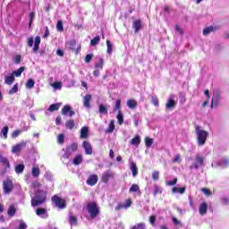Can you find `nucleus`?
Segmentation results:
<instances>
[{
  "label": "nucleus",
  "mask_w": 229,
  "mask_h": 229,
  "mask_svg": "<svg viewBox=\"0 0 229 229\" xmlns=\"http://www.w3.org/2000/svg\"><path fill=\"white\" fill-rule=\"evenodd\" d=\"M131 171L133 178H135L137 174H139V168H137V164H135V162L131 163Z\"/></svg>",
  "instance_id": "4be33fe9"
},
{
  "label": "nucleus",
  "mask_w": 229,
  "mask_h": 229,
  "mask_svg": "<svg viewBox=\"0 0 229 229\" xmlns=\"http://www.w3.org/2000/svg\"><path fill=\"white\" fill-rule=\"evenodd\" d=\"M67 46L72 50L76 51V55H78V50H76V40L72 39L67 43Z\"/></svg>",
  "instance_id": "2f4dec72"
},
{
  "label": "nucleus",
  "mask_w": 229,
  "mask_h": 229,
  "mask_svg": "<svg viewBox=\"0 0 229 229\" xmlns=\"http://www.w3.org/2000/svg\"><path fill=\"white\" fill-rule=\"evenodd\" d=\"M81 162H83V156H81V154L77 155V156L73 158V164H74V165H80V164H81Z\"/></svg>",
  "instance_id": "c756f323"
},
{
  "label": "nucleus",
  "mask_w": 229,
  "mask_h": 229,
  "mask_svg": "<svg viewBox=\"0 0 229 229\" xmlns=\"http://www.w3.org/2000/svg\"><path fill=\"white\" fill-rule=\"evenodd\" d=\"M129 207H131V199H127L125 203H119L114 208V210H116V212H119V210H123V208H129Z\"/></svg>",
  "instance_id": "f8f14e48"
},
{
  "label": "nucleus",
  "mask_w": 229,
  "mask_h": 229,
  "mask_svg": "<svg viewBox=\"0 0 229 229\" xmlns=\"http://www.w3.org/2000/svg\"><path fill=\"white\" fill-rule=\"evenodd\" d=\"M0 164L5 166V169L0 172V176H4L6 174V169H10V162L8 158L0 155Z\"/></svg>",
  "instance_id": "9d476101"
},
{
  "label": "nucleus",
  "mask_w": 229,
  "mask_h": 229,
  "mask_svg": "<svg viewBox=\"0 0 229 229\" xmlns=\"http://www.w3.org/2000/svg\"><path fill=\"white\" fill-rule=\"evenodd\" d=\"M47 193L44 191H37L34 193V197L31 198V207H38L46 201Z\"/></svg>",
  "instance_id": "f03ea898"
},
{
  "label": "nucleus",
  "mask_w": 229,
  "mask_h": 229,
  "mask_svg": "<svg viewBox=\"0 0 229 229\" xmlns=\"http://www.w3.org/2000/svg\"><path fill=\"white\" fill-rule=\"evenodd\" d=\"M99 114H108V110L106 109V107L103 105L99 106V109H98Z\"/></svg>",
  "instance_id": "13d9d810"
},
{
  "label": "nucleus",
  "mask_w": 229,
  "mask_h": 229,
  "mask_svg": "<svg viewBox=\"0 0 229 229\" xmlns=\"http://www.w3.org/2000/svg\"><path fill=\"white\" fill-rule=\"evenodd\" d=\"M34 19H35V13L31 12L29 14V21H30L29 26H30V28H31V24L33 23Z\"/></svg>",
  "instance_id": "4d7b16f0"
},
{
  "label": "nucleus",
  "mask_w": 229,
  "mask_h": 229,
  "mask_svg": "<svg viewBox=\"0 0 229 229\" xmlns=\"http://www.w3.org/2000/svg\"><path fill=\"white\" fill-rule=\"evenodd\" d=\"M31 174L34 178H38V176H40V168L35 166L32 167Z\"/></svg>",
  "instance_id": "473e14b6"
},
{
  "label": "nucleus",
  "mask_w": 229,
  "mask_h": 229,
  "mask_svg": "<svg viewBox=\"0 0 229 229\" xmlns=\"http://www.w3.org/2000/svg\"><path fill=\"white\" fill-rule=\"evenodd\" d=\"M92 99V96H90L89 94L86 95L84 97V100H83V103H84V106L86 108H90V100Z\"/></svg>",
  "instance_id": "bb28decb"
},
{
  "label": "nucleus",
  "mask_w": 229,
  "mask_h": 229,
  "mask_svg": "<svg viewBox=\"0 0 229 229\" xmlns=\"http://www.w3.org/2000/svg\"><path fill=\"white\" fill-rule=\"evenodd\" d=\"M175 31H177L179 35H183V30H182L178 25L175 26Z\"/></svg>",
  "instance_id": "338daca9"
},
{
  "label": "nucleus",
  "mask_w": 229,
  "mask_h": 229,
  "mask_svg": "<svg viewBox=\"0 0 229 229\" xmlns=\"http://www.w3.org/2000/svg\"><path fill=\"white\" fill-rule=\"evenodd\" d=\"M131 229H146V224L144 223L136 224Z\"/></svg>",
  "instance_id": "c03bdc74"
},
{
  "label": "nucleus",
  "mask_w": 229,
  "mask_h": 229,
  "mask_svg": "<svg viewBox=\"0 0 229 229\" xmlns=\"http://www.w3.org/2000/svg\"><path fill=\"white\" fill-rule=\"evenodd\" d=\"M114 121L111 120L108 125V128L106 131V133H114V130H115V124H114Z\"/></svg>",
  "instance_id": "c85d7f7f"
},
{
  "label": "nucleus",
  "mask_w": 229,
  "mask_h": 229,
  "mask_svg": "<svg viewBox=\"0 0 229 229\" xmlns=\"http://www.w3.org/2000/svg\"><path fill=\"white\" fill-rule=\"evenodd\" d=\"M176 106V101L173 99H169L166 103V108L171 110V108H174Z\"/></svg>",
  "instance_id": "f704fd0d"
},
{
  "label": "nucleus",
  "mask_w": 229,
  "mask_h": 229,
  "mask_svg": "<svg viewBox=\"0 0 229 229\" xmlns=\"http://www.w3.org/2000/svg\"><path fill=\"white\" fill-rule=\"evenodd\" d=\"M99 40H101L99 36L95 37L93 39H91L90 46H98V44H99Z\"/></svg>",
  "instance_id": "79ce46f5"
},
{
  "label": "nucleus",
  "mask_w": 229,
  "mask_h": 229,
  "mask_svg": "<svg viewBox=\"0 0 229 229\" xmlns=\"http://www.w3.org/2000/svg\"><path fill=\"white\" fill-rule=\"evenodd\" d=\"M132 28L135 33H139V31H140V28H142V21L135 20L132 23Z\"/></svg>",
  "instance_id": "dca6fc26"
},
{
  "label": "nucleus",
  "mask_w": 229,
  "mask_h": 229,
  "mask_svg": "<svg viewBox=\"0 0 229 229\" xmlns=\"http://www.w3.org/2000/svg\"><path fill=\"white\" fill-rule=\"evenodd\" d=\"M219 101H221V94L219 93V91L216 90L213 92L210 107L217 108V106H219Z\"/></svg>",
  "instance_id": "0eeeda50"
},
{
  "label": "nucleus",
  "mask_w": 229,
  "mask_h": 229,
  "mask_svg": "<svg viewBox=\"0 0 229 229\" xmlns=\"http://www.w3.org/2000/svg\"><path fill=\"white\" fill-rule=\"evenodd\" d=\"M158 178H160V173L158 171H155L152 173V180H154V182H157L158 180Z\"/></svg>",
  "instance_id": "5fc2aeb1"
},
{
  "label": "nucleus",
  "mask_w": 229,
  "mask_h": 229,
  "mask_svg": "<svg viewBox=\"0 0 229 229\" xmlns=\"http://www.w3.org/2000/svg\"><path fill=\"white\" fill-rule=\"evenodd\" d=\"M82 148L85 150L86 155H92V145L89 141L82 142Z\"/></svg>",
  "instance_id": "2eb2a0df"
},
{
  "label": "nucleus",
  "mask_w": 229,
  "mask_h": 229,
  "mask_svg": "<svg viewBox=\"0 0 229 229\" xmlns=\"http://www.w3.org/2000/svg\"><path fill=\"white\" fill-rule=\"evenodd\" d=\"M207 210H208V204L207 202H203L202 204H200L199 208V212L200 216H205V214H207Z\"/></svg>",
  "instance_id": "f3484780"
},
{
  "label": "nucleus",
  "mask_w": 229,
  "mask_h": 229,
  "mask_svg": "<svg viewBox=\"0 0 229 229\" xmlns=\"http://www.w3.org/2000/svg\"><path fill=\"white\" fill-rule=\"evenodd\" d=\"M195 133L198 146H205L208 137V131L203 130L201 126L196 125Z\"/></svg>",
  "instance_id": "f257e3e1"
},
{
  "label": "nucleus",
  "mask_w": 229,
  "mask_h": 229,
  "mask_svg": "<svg viewBox=\"0 0 229 229\" xmlns=\"http://www.w3.org/2000/svg\"><path fill=\"white\" fill-rule=\"evenodd\" d=\"M139 191H140V188L137 184H132L129 192H139Z\"/></svg>",
  "instance_id": "de8ad7c7"
},
{
  "label": "nucleus",
  "mask_w": 229,
  "mask_h": 229,
  "mask_svg": "<svg viewBox=\"0 0 229 229\" xmlns=\"http://www.w3.org/2000/svg\"><path fill=\"white\" fill-rule=\"evenodd\" d=\"M19 91V84H15L11 90H9V94H17V92Z\"/></svg>",
  "instance_id": "8fccbe9b"
},
{
  "label": "nucleus",
  "mask_w": 229,
  "mask_h": 229,
  "mask_svg": "<svg viewBox=\"0 0 229 229\" xmlns=\"http://www.w3.org/2000/svg\"><path fill=\"white\" fill-rule=\"evenodd\" d=\"M127 106L128 108H131V110H135V108H137V101L134 99L127 100Z\"/></svg>",
  "instance_id": "cd10ccee"
},
{
  "label": "nucleus",
  "mask_w": 229,
  "mask_h": 229,
  "mask_svg": "<svg viewBox=\"0 0 229 229\" xmlns=\"http://www.w3.org/2000/svg\"><path fill=\"white\" fill-rule=\"evenodd\" d=\"M119 110H121V99H117L114 107V112L119 113Z\"/></svg>",
  "instance_id": "49530a36"
},
{
  "label": "nucleus",
  "mask_w": 229,
  "mask_h": 229,
  "mask_svg": "<svg viewBox=\"0 0 229 229\" xmlns=\"http://www.w3.org/2000/svg\"><path fill=\"white\" fill-rule=\"evenodd\" d=\"M69 223L71 226H76L78 225V218L72 213L69 214Z\"/></svg>",
  "instance_id": "6ab92c4d"
},
{
  "label": "nucleus",
  "mask_w": 229,
  "mask_h": 229,
  "mask_svg": "<svg viewBox=\"0 0 229 229\" xmlns=\"http://www.w3.org/2000/svg\"><path fill=\"white\" fill-rule=\"evenodd\" d=\"M145 146L147 148H151V146H153V139L151 138H146L145 139Z\"/></svg>",
  "instance_id": "09e8293b"
},
{
  "label": "nucleus",
  "mask_w": 229,
  "mask_h": 229,
  "mask_svg": "<svg viewBox=\"0 0 229 229\" xmlns=\"http://www.w3.org/2000/svg\"><path fill=\"white\" fill-rule=\"evenodd\" d=\"M98 180L99 178L98 177V175L92 174L88 178V180L86 181V183L87 185H90V187H94V185L98 183Z\"/></svg>",
  "instance_id": "ddd939ff"
},
{
  "label": "nucleus",
  "mask_w": 229,
  "mask_h": 229,
  "mask_svg": "<svg viewBox=\"0 0 229 229\" xmlns=\"http://www.w3.org/2000/svg\"><path fill=\"white\" fill-rule=\"evenodd\" d=\"M154 196H157V194H162V189L158 187V185L154 186Z\"/></svg>",
  "instance_id": "603ef678"
},
{
  "label": "nucleus",
  "mask_w": 229,
  "mask_h": 229,
  "mask_svg": "<svg viewBox=\"0 0 229 229\" xmlns=\"http://www.w3.org/2000/svg\"><path fill=\"white\" fill-rule=\"evenodd\" d=\"M31 187L34 189H39V187H42V184L38 181H34L31 184Z\"/></svg>",
  "instance_id": "bf43d9fd"
},
{
  "label": "nucleus",
  "mask_w": 229,
  "mask_h": 229,
  "mask_svg": "<svg viewBox=\"0 0 229 229\" xmlns=\"http://www.w3.org/2000/svg\"><path fill=\"white\" fill-rule=\"evenodd\" d=\"M3 189L4 194H10L13 191V182L10 179H6L3 182Z\"/></svg>",
  "instance_id": "6e6552de"
},
{
  "label": "nucleus",
  "mask_w": 229,
  "mask_h": 229,
  "mask_svg": "<svg viewBox=\"0 0 229 229\" xmlns=\"http://www.w3.org/2000/svg\"><path fill=\"white\" fill-rule=\"evenodd\" d=\"M151 101L155 106H158V98H157V96H152Z\"/></svg>",
  "instance_id": "052dcab7"
},
{
  "label": "nucleus",
  "mask_w": 229,
  "mask_h": 229,
  "mask_svg": "<svg viewBox=\"0 0 229 229\" xmlns=\"http://www.w3.org/2000/svg\"><path fill=\"white\" fill-rule=\"evenodd\" d=\"M116 118L118 120V124H120V125L123 124V123L124 122V118L123 116V114H121V110H119Z\"/></svg>",
  "instance_id": "a18cd8bd"
},
{
  "label": "nucleus",
  "mask_w": 229,
  "mask_h": 229,
  "mask_svg": "<svg viewBox=\"0 0 229 229\" xmlns=\"http://www.w3.org/2000/svg\"><path fill=\"white\" fill-rule=\"evenodd\" d=\"M189 160L191 161V165H190V169H195L198 171L199 167H203L205 165V157L199 154H197L194 158L190 157Z\"/></svg>",
  "instance_id": "7ed1b4c3"
},
{
  "label": "nucleus",
  "mask_w": 229,
  "mask_h": 229,
  "mask_svg": "<svg viewBox=\"0 0 229 229\" xmlns=\"http://www.w3.org/2000/svg\"><path fill=\"white\" fill-rule=\"evenodd\" d=\"M106 47H107V55H112L114 49V45H112V42L110 40H106Z\"/></svg>",
  "instance_id": "4c0bfd02"
},
{
  "label": "nucleus",
  "mask_w": 229,
  "mask_h": 229,
  "mask_svg": "<svg viewBox=\"0 0 229 229\" xmlns=\"http://www.w3.org/2000/svg\"><path fill=\"white\" fill-rule=\"evenodd\" d=\"M0 136L4 137V139H8V126L2 129Z\"/></svg>",
  "instance_id": "ea45409f"
},
{
  "label": "nucleus",
  "mask_w": 229,
  "mask_h": 229,
  "mask_svg": "<svg viewBox=\"0 0 229 229\" xmlns=\"http://www.w3.org/2000/svg\"><path fill=\"white\" fill-rule=\"evenodd\" d=\"M24 66H21V67H20L18 70H16V71H13V72H12V74L15 77L16 76V78H19V77H21V75L22 74V72H24Z\"/></svg>",
  "instance_id": "7c9ffc66"
},
{
  "label": "nucleus",
  "mask_w": 229,
  "mask_h": 229,
  "mask_svg": "<svg viewBox=\"0 0 229 229\" xmlns=\"http://www.w3.org/2000/svg\"><path fill=\"white\" fill-rule=\"evenodd\" d=\"M15 212H17V208H15V205H11L7 210L9 217H13V216H15Z\"/></svg>",
  "instance_id": "a878e982"
},
{
  "label": "nucleus",
  "mask_w": 229,
  "mask_h": 229,
  "mask_svg": "<svg viewBox=\"0 0 229 229\" xmlns=\"http://www.w3.org/2000/svg\"><path fill=\"white\" fill-rule=\"evenodd\" d=\"M88 212L92 219L98 217V215L99 214V208H98V204H96V202L88 204Z\"/></svg>",
  "instance_id": "20e7f679"
},
{
  "label": "nucleus",
  "mask_w": 229,
  "mask_h": 229,
  "mask_svg": "<svg viewBox=\"0 0 229 229\" xmlns=\"http://www.w3.org/2000/svg\"><path fill=\"white\" fill-rule=\"evenodd\" d=\"M62 115H69L72 117L74 115V111L72 110L71 106H64L61 111Z\"/></svg>",
  "instance_id": "4468645a"
},
{
  "label": "nucleus",
  "mask_w": 229,
  "mask_h": 229,
  "mask_svg": "<svg viewBox=\"0 0 229 229\" xmlns=\"http://www.w3.org/2000/svg\"><path fill=\"white\" fill-rule=\"evenodd\" d=\"M222 205H229V198L228 197H224L221 199Z\"/></svg>",
  "instance_id": "0e129e2a"
},
{
  "label": "nucleus",
  "mask_w": 229,
  "mask_h": 229,
  "mask_svg": "<svg viewBox=\"0 0 229 229\" xmlns=\"http://www.w3.org/2000/svg\"><path fill=\"white\" fill-rule=\"evenodd\" d=\"M93 55L92 54H89V55H86V57H85V62H86V64H89V62H90V60H92V58H93Z\"/></svg>",
  "instance_id": "680f3d73"
},
{
  "label": "nucleus",
  "mask_w": 229,
  "mask_h": 229,
  "mask_svg": "<svg viewBox=\"0 0 229 229\" xmlns=\"http://www.w3.org/2000/svg\"><path fill=\"white\" fill-rule=\"evenodd\" d=\"M57 31H64V22L62 21H58L56 23Z\"/></svg>",
  "instance_id": "864d4df0"
},
{
  "label": "nucleus",
  "mask_w": 229,
  "mask_h": 229,
  "mask_svg": "<svg viewBox=\"0 0 229 229\" xmlns=\"http://www.w3.org/2000/svg\"><path fill=\"white\" fill-rule=\"evenodd\" d=\"M24 164H18L14 166V171L16 174H22L24 173Z\"/></svg>",
  "instance_id": "412c9836"
},
{
  "label": "nucleus",
  "mask_w": 229,
  "mask_h": 229,
  "mask_svg": "<svg viewBox=\"0 0 229 229\" xmlns=\"http://www.w3.org/2000/svg\"><path fill=\"white\" fill-rule=\"evenodd\" d=\"M131 146H136V148H139L140 145V136L136 135L134 138L131 140Z\"/></svg>",
  "instance_id": "5701e85b"
},
{
  "label": "nucleus",
  "mask_w": 229,
  "mask_h": 229,
  "mask_svg": "<svg viewBox=\"0 0 229 229\" xmlns=\"http://www.w3.org/2000/svg\"><path fill=\"white\" fill-rule=\"evenodd\" d=\"M13 81H15V77L12 73L4 76V83L6 85H12Z\"/></svg>",
  "instance_id": "aec40b11"
},
{
  "label": "nucleus",
  "mask_w": 229,
  "mask_h": 229,
  "mask_svg": "<svg viewBox=\"0 0 229 229\" xmlns=\"http://www.w3.org/2000/svg\"><path fill=\"white\" fill-rule=\"evenodd\" d=\"M52 203L57 207V208L64 209L65 207H67V204L65 203V199L60 198L58 195H54L51 199Z\"/></svg>",
  "instance_id": "39448f33"
},
{
  "label": "nucleus",
  "mask_w": 229,
  "mask_h": 229,
  "mask_svg": "<svg viewBox=\"0 0 229 229\" xmlns=\"http://www.w3.org/2000/svg\"><path fill=\"white\" fill-rule=\"evenodd\" d=\"M26 228H28V225H26V223L24 222L20 223V226L18 229H26Z\"/></svg>",
  "instance_id": "774afa93"
},
{
  "label": "nucleus",
  "mask_w": 229,
  "mask_h": 229,
  "mask_svg": "<svg viewBox=\"0 0 229 229\" xmlns=\"http://www.w3.org/2000/svg\"><path fill=\"white\" fill-rule=\"evenodd\" d=\"M172 192L174 194L176 193V192H178L179 194H184L185 193V187H182V188L174 187L172 189Z\"/></svg>",
  "instance_id": "c9c22d12"
},
{
  "label": "nucleus",
  "mask_w": 229,
  "mask_h": 229,
  "mask_svg": "<svg viewBox=\"0 0 229 229\" xmlns=\"http://www.w3.org/2000/svg\"><path fill=\"white\" fill-rule=\"evenodd\" d=\"M25 85L26 89H33L35 87V81L33 79H30Z\"/></svg>",
  "instance_id": "a19ab883"
},
{
  "label": "nucleus",
  "mask_w": 229,
  "mask_h": 229,
  "mask_svg": "<svg viewBox=\"0 0 229 229\" xmlns=\"http://www.w3.org/2000/svg\"><path fill=\"white\" fill-rule=\"evenodd\" d=\"M26 141H21L14 146H13L12 148V153H13L14 155H18V153H21V151H22V149H24V148H26Z\"/></svg>",
  "instance_id": "1a4fd4ad"
},
{
  "label": "nucleus",
  "mask_w": 229,
  "mask_h": 229,
  "mask_svg": "<svg viewBox=\"0 0 229 229\" xmlns=\"http://www.w3.org/2000/svg\"><path fill=\"white\" fill-rule=\"evenodd\" d=\"M89 137V127L84 126L81 129V139H87Z\"/></svg>",
  "instance_id": "393cba45"
},
{
  "label": "nucleus",
  "mask_w": 229,
  "mask_h": 229,
  "mask_svg": "<svg viewBox=\"0 0 229 229\" xmlns=\"http://www.w3.org/2000/svg\"><path fill=\"white\" fill-rule=\"evenodd\" d=\"M36 214L39 217H47V210H46V208H37Z\"/></svg>",
  "instance_id": "a211bd4d"
},
{
  "label": "nucleus",
  "mask_w": 229,
  "mask_h": 229,
  "mask_svg": "<svg viewBox=\"0 0 229 229\" xmlns=\"http://www.w3.org/2000/svg\"><path fill=\"white\" fill-rule=\"evenodd\" d=\"M74 125H75L74 120H68L65 123V126L66 128H68V130H72L74 128Z\"/></svg>",
  "instance_id": "58836bf2"
},
{
  "label": "nucleus",
  "mask_w": 229,
  "mask_h": 229,
  "mask_svg": "<svg viewBox=\"0 0 229 229\" xmlns=\"http://www.w3.org/2000/svg\"><path fill=\"white\" fill-rule=\"evenodd\" d=\"M21 55H15L13 58V62L16 64H21Z\"/></svg>",
  "instance_id": "e2e57ef3"
},
{
  "label": "nucleus",
  "mask_w": 229,
  "mask_h": 229,
  "mask_svg": "<svg viewBox=\"0 0 229 229\" xmlns=\"http://www.w3.org/2000/svg\"><path fill=\"white\" fill-rule=\"evenodd\" d=\"M114 176H115V174L111 170H107L102 174V182L104 183H108V180L114 178Z\"/></svg>",
  "instance_id": "9b49d317"
},
{
  "label": "nucleus",
  "mask_w": 229,
  "mask_h": 229,
  "mask_svg": "<svg viewBox=\"0 0 229 229\" xmlns=\"http://www.w3.org/2000/svg\"><path fill=\"white\" fill-rule=\"evenodd\" d=\"M214 31H216V28L213 26H209V27H206L202 33L205 37H207L208 35H210V33H214Z\"/></svg>",
  "instance_id": "b1692460"
},
{
  "label": "nucleus",
  "mask_w": 229,
  "mask_h": 229,
  "mask_svg": "<svg viewBox=\"0 0 229 229\" xmlns=\"http://www.w3.org/2000/svg\"><path fill=\"white\" fill-rule=\"evenodd\" d=\"M21 131H13V133H12V138H13V139H17V136H18V135H21Z\"/></svg>",
  "instance_id": "69168bd1"
},
{
  "label": "nucleus",
  "mask_w": 229,
  "mask_h": 229,
  "mask_svg": "<svg viewBox=\"0 0 229 229\" xmlns=\"http://www.w3.org/2000/svg\"><path fill=\"white\" fill-rule=\"evenodd\" d=\"M104 61L103 58H100L99 61L98 63L95 64V69H103V65H104Z\"/></svg>",
  "instance_id": "37998d69"
},
{
  "label": "nucleus",
  "mask_w": 229,
  "mask_h": 229,
  "mask_svg": "<svg viewBox=\"0 0 229 229\" xmlns=\"http://www.w3.org/2000/svg\"><path fill=\"white\" fill-rule=\"evenodd\" d=\"M76 151H78V143H72L66 148L64 157L71 158V156H72L73 153H76Z\"/></svg>",
  "instance_id": "423d86ee"
},
{
  "label": "nucleus",
  "mask_w": 229,
  "mask_h": 229,
  "mask_svg": "<svg viewBox=\"0 0 229 229\" xmlns=\"http://www.w3.org/2000/svg\"><path fill=\"white\" fill-rule=\"evenodd\" d=\"M53 89H55V90H60L62 89V83L61 82H54L52 84Z\"/></svg>",
  "instance_id": "6e6d98bb"
},
{
  "label": "nucleus",
  "mask_w": 229,
  "mask_h": 229,
  "mask_svg": "<svg viewBox=\"0 0 229 229\" xmlns=\"http://www.w3.org/2000/svg\"><path fill=\"white\" fill-rule=\"evenodd\" d=\"M64 140H65V135L59 134L57 136V142H58V144H64Z\"/></svg>",
  "instance_id": "3c124183"
},
{
  "label": "nucleus",
  "mask_w": 229,
  "mask_h": 229,
  "mask_svg": "<svg viewBox=\"0 0 229 229\" xmlns=\"http://www.w3.org/2000/svg\"><path fill=\"white\" fill-rule=\"evenodd\" d=\"M59 109H60V104L59 103L52 104V105H50V106L48 108V112H56Z\"/></svg>",
  "instance_id": "72a5a7b5"
},
{
  "label": "nucleus",
  "mask_w": 229,
  "mask_h": 229,
  "mask_svg": "<svg viewBox=\"0 0 229 229\" xmlns=\"http://www.w3.org/2000/svg\"><path fill=\"white\" fill-rule=\"evenodd\" d=\"M218 165L220 167H228L229 165V159L228 158H224L222 159L219 163H218Z\"/></svg>",
  "instance_id": "e433bc0d"
}]
</instances>
